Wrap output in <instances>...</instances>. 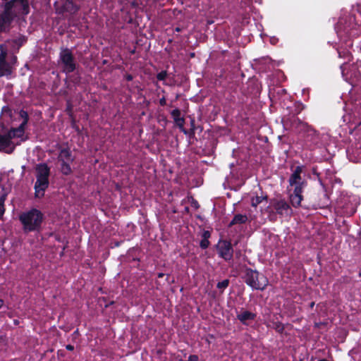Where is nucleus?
<instances>
[{"mask_svg": "<svg viewBox=\"0 0 361 361\" xmlns=\"http://www.w3.org/2000/svg\"><path fill=\"white\" fill-rule=\"evenodd\" d=\"M126 79L128 80V81H130L133 80V76L131 75H128L126 76Z\"/></svg>", "mask_w": 361, "mask_h": 361, "instance_id": "c756f323", "label": "nucleus"}, {"mask_svg": "<svg viewBox=\"0 0 361 361\" xmlns=\"http://www.w3.org/2000/svg\"><path fill=\"white\" fill-rule=\"evenodd\" d=\"M243 279L245 283L254 290H263L269 283L267 278L263 274L250 268L245 269Z\"/></svg>", "mask_w": 361, "mask_h": 361, "instance_id": "39448f33", "label": "nucleus"}, {"mask_svg": "<svg viewBox=\"0 0 361 361\" xmlns=\"http://www.w3.org/2000/svg\"><path fill=\"white\" fill-rule=\"evenodd\" d=\"M50 167L45 163L38 164L35 166V195L37 198L44 196L46 190L49 185Z\"/></svg>", "mask_w": 361, "mask_h": 361, "instance_id": "7ed1b4c3", "label": "nucleus"}, {"mask_svg": "<svg viewBox=\"0 0 361 361\" xmlns=\"http://www.w3.org/2000/svg\"><path fill=\"white\" fill-rule=\"evenodd\" d=\"M3 304H4L3 300L0 299V307H2Z\"/></svg>", "mask_w": 361, "mask_h": 361, "instance_id": "2f4dec72", "label": "nucleus"}, {"mask_svg": "<svg viewBox=\"0 0 361 361\" xmlns=\"http://www.w3.org/2000/svg\"><path fill=\"white\" fill-rule=\"evenodd\" d=\"M42 219V214L36 209L24 212L19 216V219L23 225V229L25 232L38 230L40 228Z\"/></svg>", "mask_w": 361, "mask_h": 361, "instance_id": "20e7f679", "label": "nucleus"}, {"mask_svg": "<svg viewBox=\"0 0 361 361\" xmlns=\"http://www.w3.org/2000/svg\"><path fill=\"white\" fill-rule=\"evenodd\" d=\"M270 206L281 216H289L293 213L290 206L284 199H272L270 202Z\"/></svg>", "mask_w": 361, "mask_h": 361, "instance_id": "1a4fd4ad", "label": "nucleus"}, {"mask_svg": "<svg viewBox=\"0 0 361 361\" xmlns=\"http://www.w3.org/2000/svg\"><path fill=\"white\" fill-rule=\"evenodd\" d=\"M58 160L61 163V171L63 175H69L72 173L71 164L74 161V157L69 148L60 149Z\"/></svg>", "mask_w": 361, "mask_h": 361, "instance_id": "6e6552de", "label": "nucleus"}, {"mask_svg": "<svg viewBox=\"0 0 361 361\" xmlns=\"http://www.w3.org/2000/svg\"><path fill=\"white\" fill-rule=\"evenodd\" d=\"M6 193H4L0 196V218L3 216L5 209H4V201L6 199Z\"/></svg>", "mask_w": 361, "mask_h": 361, "instance_id": "412c9836", "label": "nucleus"}, {"mask_svg": "<svg viewBox=\"0 0 361 361\" xmlns=\"http://www.w3.org/2000/svg\"><path fill=\"white\" fill-rule=\"evenodd\" d=\"M302 171V166H297L288 179L289 185L293 188V191L289 194V200L291 205L295 208L301 206L303 200L302 192L307 186V181L301 176Z\"/></svg>", "mask_w": 361, "mask_h": 361, "instance_id": "f03ea898", "label": "nucleus"}, {"mask_svg": "<svg viewBox=\"0 0 361 361\" xmlns=\"http://www.w3.org/2000/svg\"><path fill=\"white\" fill-rule=\"evenodd\" d=\"M6 51L3 45H0V61H6Z\"/></svg>", "mask_w": 361, "mask_h": 361, "instance_id": "5701e85b", "label": "nucleus"}, {"mask_svg": "<svg viewBox=\"0 0 361 361\" xmlns=\"http://www.w3.org/2000/svg\"><path fill=\"white\" fill-rule=\"evenodd\" d=\"M175 30H176V32H180L181 30V29L180 27H176Z\"/></svg>", "mask_w": 361, "mask_h": 361, "instance_id": "473e14b6", "label": "nucleus"}, {"mask_svg": "<svg viewBox=\"0 0 361 361\" xmlns=\"http://www.w3.org/2000/svg\"><path fill=\"white\" fill-rule=\"evenodd\" d=\"M216 250L219 257L226 261H230L233 258V249L229 241L219 240L216 245Z\"/></svg>", "mask_w": 361, "mask_h": 361, "instance_id": "9d476101", "label": "nucleus"}, {"mask_svg": "<svg viewBox=\"0 0 361 361\" xmlns=\"http://www.w3.org/2000/svg\"><path fill=\"white\" fill-rule=\"evenodd\" d=\"M256 314L250 311H243L237 314L238 319L243 324L247 325L249 321H253Z\"/></svg>", "mask_w": 361, "mask_h": 361, "instance_id": "4468645a", "label": "nucleus"}, {"mask_svg": "<svg viewBox=\"0 0 361 361\" xmlns=\"http://www.w3.org/2000/svg\"><path fill=\"white\" fill-rule=\"evenodd\" d=\"M167 76V73L165 71H161L157 75V78L159 80H164Z\"/></svg>", "mask_w": 361, "mask_h": 361, "instance_id": "393cba45", "label": "nucleus"}, {"mask_svg": "<svg viewBox=\"0 0 361 361\" xmlns=\"http://www.w3.org/2000/svg\"><path fill=\"white\" fill-rule=\"evenodd\" d=\"M163 275H164L163 274H159V277H162V276H163Z\"/></svg>", "mask_w": 361, "mask_h": 361, "instance_id": "f704fd0d", "label": "nucleus"}, {"mask_svg": "<svg viewBox=\"0 0 361 361\" xmlns=\"http://www.w3.org/2000/svg\"><path fill=\"white\" fill-rule=\"evenodd\" d=\"M79 8V6L74 3L73 0H66L62 6V11L74 14L78 11Z\"/></svg>", "mask_w": 361, "mask_h": 361, "instance_id": "2eb2a0df", "label": "nucleus"}, {"mask_svg": "<svg viewBox=\"0 0 361 361\" xmlns=\"http://www.w3.org/2000/svg\"><path fill=\"white\" fill-rule=\"evenodd\" d=\"M267 197L264 196H256L252 198L251 204L252 207H257L259 204H260L263 200L266 199Z\"/></svg>", "mask_w": 361, "mask_h": 361, "instance_id": "aec40b11", "label": "nucleus"}, {"mask_svg": "<svg viewBox=\"0 0 361 361\" xmlns=\"http://www.w3.org/2000/svg\"><path fill=\"white\" fill-rule=\"evenodd\" d=\"M200 247L202 249H206L209 245V241L207 239H202L200 244Z\"/></svg>", "mask_w": 361, "mask_h": 361, "instance_id": "b1692460", "label": "nucleus"}, {"mask_svg": "<svg viewBox=\"0 0 361 361\" xmlns=\"http://www.w3.org/2000/svg\"><path fill=\"white\" fill-rule=\"evenodd\" d=\"M11 71L6 61H0V76L10 74Z\"/></svg>", "mask_w": 361, "mask_h": 361, "instance_id": "a211bd4d", "label": "nucleus"}, {"mask_svg": "<svg viewBox=\"0 0 361 361\" xmlns=\"http://www.w3.org/2000/svg\"><path fill=\"white\" fill-rule=\"evenodd\" d=\"M66 348L68 350H73L74 349V347L73 345H67Z\"/></svg>", "mask_w": 361, "mask_h": 361, "instance_id": "c85d7f7f", "label": "nucleus"}, {"mask_svg": "<svg viewBox=\"0 0 361 361\" xmlns=\"http://www.w3.org/2000/svg\"><path fill=\"white\" fill-rule=\"evenodd\" d=\"M25 42V37L20 35L16 39L8 41V43L13 49L18 50Z\"/></svg>", "mask_w": 361, "mask_h": 361, "instance_id": "dca6fc26", "label": "nucleus"}, {"mask_svg": "<svg viewBox=\"0 0 361 361\" xmlns=\"http://www.w3.org/2000/svg\"><path fill=\"white\" fill-rule=\"evenodd\" d=\"M23 121L18 128H11L8 132L0 133V152L11 154L16 147L19 145L24 138L25 127L28 121V114L21 110L19 113Z\"/></svg>", "mask_w": 361, "mask_h": 361, "instance_id": "f257e3e1", "label": "nucleus"}, {"mask_svg": "<svg viewBox=\"0 0 361 361\" xmlns=\"http://www.w3.org/2000/svg\"><path fill=\"white\" fill-rule=\"evenodd\" d=\"M13 19L12 15L5 10L4 13L0 15V32L5 31L10 26Z\"/></svg>", "mask_w": 361, "mask_h": 361, "instance_id": "ddd939ff", "label": "nucleus"}, {"mask_svg": "<svg viewBox=\"0 0 361 361\" xmlns=\"http://www.w3.org/2000/svg\"><path fill=\"white\" fill-rule=\"evenodd\" d=\"M59 63L61 67L62 71L66 74H69L75 70V59L72 51L68 48L61 50Z\"/></svg>", "mask_w": 361, "mask_h": 361, "instance_id": "423d86ee", "label": "nucleus"}, {"mask_svg": "<svg viewBox=\"0 0 361 361\" xmlns=\"http://www.w3.org/2000/svg\"><path fill=\"white\" fill-rule=\"evenodd\" d=\"M318 361H329V360H325V359H322V360H318Z\"/></svg>", "mask_w": 361, "mask_h": 361, "instance_id": "72a5a7b5", "label": "nucleus"}, {"mask_svg": "<svg viewBox=\"0 0 361 361\" xmlns=\"http://www.w3.org/2000/svg\"><path fill=\"white\" fill-rule=\"evenodd\" d=\"M228 285H229V280L225 279L221 282H219L216 285V287L219 289L224 290L225 288H226L228 286Z\"/></svg>", "mask_w": 361, "mask_h": 361, "instance_id": "4be33fe9", "label": "nucleus"}, {"mask_svg": "<svg viewBox=\"0 0 361 361\" xmlns=\"http://www.w3.org/2000/svg\"><path fill=\"white\" fill-rule=\"evenodd\" d=\"M314 302H312L310 304V307L311 308H312V307H314Z\"/></svg>", "mask_w": 361, "mask_h": 361, "instance_id": "7c9ffc66", "label": "nucleus"}, {"mask_svg": "<svg viewBox=\"0 0 361 361\" xmlns=\"http://www.w3.org/2000/svg\"><path fill=\"white\" fill-rule=\"evenodd\" d=\"M248 218L245 214H238L234 216L232 221L229 223V226H232L235 224H245L247 221Z\"/></svg>", "mask_w": 361, "mask_h": 361, "instance_id": "f3484780", "label": "nucleus"}, {"mask_svg": "<svg viewBox=\"0 0 361 361\" xmlns=\"http://www.w3.org/2000/svg\"><path fill=\"white\" fill-rule=\"evenodd\" d=\"M176 125L184 134H188V131L184 128L185 118L181 116V112L178 109H173L171 113Z\"/></svg>", "mask_w": 361, "mask_h": 361, "instance_id": "9b49d317", "label": "nucleus"}, {"mask_svg": "<svg viewBox=\"0 0 361 361\" xmlns=\"http://www.w3.org/2000/svg\"><path fill=\"white\" fill-rule=\"evenodd\" d=\"M193 124H194V120H192V121H191V125H192V126H193Z\"/></svg>", "mask_w": 361, "mask_h": 361, "instance_id": "c9c22d12", "label": "nucleus"}, {"mask_svg": "<svg viewBox=\"0 0 361 361\" xmlns=\"http://www.w3.org/2000/svg\"><path fill=\"white\" fill-rule=\"evenodd\" d=\"M269 326L279 333H282L284 330L283 324L279 322H273L271 324L269 325Z\"/></svg>", "mask_w": 361, "mask_h": 361, "instance_id": "6ab92c4d", "label": "nucleus"}, {"mask_svg": "<svg viewBox=\"0 0 361 361\" xmlns=\"http://www.w3.org/2000/svg\"><path fill=\"white\" fill-rule=\"evenodd\" d=\"M305 140L314 145H317L321 142V136L315 130L307 127L305 133Z\"/></svg>", "mask_w": 361, "mask_h": 361, "instance_id": "f8f14e48", "label": "nucleus"}, {"mask_svg": "<svg viewBox=\"0 0 361 361\" xmlns=\"http://www.w3.org/2000/svg\"><path fill=\"white\" fill-rule=\"evenodd\" d=\"M188 361H198V357L195 355H190Z\"/></svg>", "mask_w": 361, "mask_h": 361, "instance_id": "bb28decb", "label": "nucleus"}, {"mask_svg": "<svg viewBox=\"0 0 361 361\" xmlns=\"http://www.w3.org/2000/svg\"><path fill=\"white\" fill-rule=\"evenodd\" d=\"M159 104L161 106H164L166 104V99L164 97H162L161 99H160Z\"/></svg>", "mask_w": 361, "mask_h": 361, "instance_id": "cd10ccee", "label": "nucleus"}, {"mask_svg": "<svg viewBox=\"0 0 361 361\" xmlns=\"http://www.w3.org/2000/svg\"><path fill=\"white\" fill-rule=\"evenodd\" d=\"M202 239H209L210 237V233L208 231H204L202 235Z\"/></svg>", "mask_w": 361, "mask_h": 361, "instance_id": "a878e982", "label": "nucleus"}, {"mask_svg": "<svg viewBox=\"0 0 361 361\" xmlns=\"http://www.w3.org/2000/svg\"><path fill=\"white\" fill-rule=\"evenodd\" d=\"M5 10L14 16L27 15L30 12L28 0H11L5 4Z\"/></svg>", "mask_w": 361, "mask_h": 361, "instance_id": "0eeeda50", "label": "nucleus"}]
</instances>
